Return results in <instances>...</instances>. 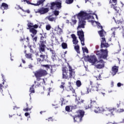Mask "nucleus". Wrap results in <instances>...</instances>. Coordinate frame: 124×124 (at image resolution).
<instances>
[{
	"mask_svg": "<svg viewBox=\"0 0 124 124\" xmlns=\"http://www.w3.org/2000/svg\"><path fill=\"white\" fill-rule=\"evenodd\" d=\"M51 54H52V57L54 58H55V57H56V51H55V50H52L51 52Z\"/></svg>",
	"mask_w": 124,
	"mask_h": 124,
	"instance_id": "c03bdc74",
	"label": "nucleus"
},
{
	"mask_svg": "<svg viewBox=\"0 0 124 124\" xmlns=\"http://www.w3.org/2000/svg\"><path fill=\"white\" fill-rule=\"evenodd\" d=\"M56 7L58 8V9H61L62 8V3L60 2H56Z\"/></svg>",
	"mask_w": 124,
	"mask_h": 124,
	"instance_id": "c85d7f7f",
	"label": "nucleus"
},
{
	"mask_svg": "<svg viewBox=\"0 0 124 124\" xmlns=\"http://www.w3.org/2000/svg\"><path fill=\"white\" fill-rule=\"evenodd\" d=\"M117 24H118V25H120V26H121L122 25H124V20H118L117 21Z\"/></svg>",
	"mask_w": 124,
	"mask_h": 124,
	"instance_id": "c9c22d12",
	"label": "nucleus"
},
{
	"mask_svg": "<svg viewBox=\"0 0 124 124\" xmlns=\"http://www.w3.org/2000/svg\"><path fill=\"white\" fill-rule=\"evenodd\" d=\"M65 111H66V112H70V107L69 106L65 107Z\"/></svg>",
	"mask_w": 124,
	"mask_h": 124,
	"instance_id": "ea45409f",
	"label": "nucleus"
},
{
	"mask_svg": "<svg viewBox=\"0 0 124 124\" xmlns=\"http://www.w3.org/2000/svg\"><path fill=\"white\" fill-rule=\"evenodd\" d=\"M45 0H38L37 2V3L35 4H32V5H34L35 6H38L39 5H40V4H43V2H44V1Z\"/></svg>",
	"mask_w": 124,
	"mask_h": 124,
	"instance_id": "4be33fe9",
	"label": "nucleus"
},
{
	"mask_svg": "<svg viewBox=\"0 0 124 124\" xmlns=\"http://www.w3.org/2000/svg\"><path fill=\"white\" fill-rule=\"evenodd\" d=\"M72 22L73 24V25H76V23H77V20L76 19H72Z\"/></svg>",
	"mask_w": 124,
	"mask_h": 124,
	"instance_id": "3c124183",
	"label": "nucleus"
},
{
	"mask_svg": "<svg viewBox=\"0 0 124 124\" xmlns=\"http://www.w3.org/2000/svg\"><path fill=\"white\" fill-rule=\"evenodd\" d=\"M75 49L78 54H80V46L78 45L75 46Z\"/></svg>",
	"mask_w": 124,
	"mask_h": 124,
	"instance_id": "bb28decb",
	"label": "nucleus"
},
{
	"mask_svg": "<svg viewBox=\"0 0 124 124\" xmlns=\"http://www.w3.org/2000/svg\"><path fill=\"white\" fill-rule=\"evenodd\" d=\"M17 7H18V8H17V9L18 10V9H21V10H22V9H23V8H22V7H21L20 6V5H18Z\"/></svg>",
	"mask_w": 124,
	"mask_h": 124,
	"instance_id": "774afa93",
	"label": "nucleus"
},
{
	"mask_svg": "<svg viewBox=\"0 0 124 124\" xmlns=\"http://www.w3.org/2000/svg\"><path fill=\"white\" fill-rule=\"evenodd\" d=\"M71 36L73 39V44H74L75 45H77V44H78V41L77 40V37H76L75 34H72L71 35Z\"/></svg>",
	"mask_w": 124,
	"mask_h": 124,
	"instance_id": "2eb2a0df",
	"label": "nucleus"
},
{
	"mask_svg": "<svg viewBox=\"0 0 124 124\" xmlns=\"http://www.w3.org/2000/svg\"><path fill=\"white\" fill-rule=\"evenodd\" d=\"M18 109H20V107H18L16 106H15L13 108L14 110H17Z\"/></svg>",
	"mask_w": 124,
	"mask_h": 124,
	"instance_id": "13d9d810",
	"label": "nucleus"
},
{
	"mask_svg": "<svg viewBox=\"0 0 124 124\" xmlns=\"http://www.w3.org/2000/svg\"><path fill=\"white\" fill-rule=\"evenodd\" d=\"M25 117H28V116H30V113H29L28 112H26L25 113Z\"/></svg>",
	"mask_w": 124,
	"mask_h": 124,
	"instance_id": "0e129e2a",
	"label": "nucleus"
},
{
	"mask_svg": "<svg viewBox=\"0 0 124 124\" xmlns=\"http://www.w3.org/2000/svg\"><path fill=\"white\" fill-rule=\"evenodd\" d=\"M29 48H30V52H31V53H34V51H33V48H33V46H29Z\"/></svg>",
	"mask_w": 124,
	"mask_h": 124,
	"instance_id": "37998d69",
	"label": "nucleus"
},
{
	"mask_svg": "<svg viewBox=\"0 0 124 124\" xmlns=\"http://www.w3.org/2000/svg\"><path fill=\"white\" fill-rule=\"evenodd\" d=\"M3 82L2 84H0V92H1V93H2L3 92V91L2 90V88H7V87H8V85H7V84L6 83V82L5 81V80L4 79H3Z\"/></svg>",
	"mask_w": 124,
	"mask_h": 124,
	"instance_id": "4468645a",
	"label": "nucleus"
},
{
	"mask_svg": "<svg viewBox=\"0 0 124 124\" xmlns=\"http://www.w3.org/2000/svg\"><path fill=\"white\" fill-rule=\"evenodd\" d=\"M54 14L55 16H59V11H57V10H55L54 11Z\"/></svg>",
	"mask_w": 124,
	"mask_h": 124,
	"instance_id": "a18cd8bd",
	"label": "nucleus"
},
{
	"mask_svg": "<svg viewBox=\"0 0 124 124\" xmlns=\"http://www.w3.org/2000/svg\"><path fill=\"white\" fill-rule=\"evenodd\" d=\"M47 19L50 22H54V21L56 20V18L54 17H51V16H47Z\"/></svg>",
	"mask_w": 124,
	"mask_h": 124,
	"instance_id": "cd10ccee",
	"label": "nucleus"
},
{
	"mask_svg": "<svg viewBox=\"0 0 124 124\" xmlns=\"http://www.w3.org/2000/svg\"><path fill=\"white\" fill-rule=\"evenodd\" d=\"M76 85L77 87H78V88L81 87V86H82V82H81V81L79 80H77L76 81Z\"/></svg>",
	"mask_w": 124,
	"mask_h": 124,
	"instance_id": "473e14b6",
	"label": "nucleus"
},
{
	"mask_svg": "<svg viewBox=\"0 0 124 124\" xmlns=\"http://www.w3.org/2000/svg\"><path fill=\"white\" fill-rule=\"evenodd\" d=\"M35 77L36 78V80L38 81H40V80H42V82H37L36 84V81H34V84H35V88H38L41 86V84L43 85L44 84L45 85V79L44 78H41V77H44V76H46L47 73L46 70L42 69H40L35 72H33Z\"/></svg>",
	"mask_w": 124,
	"mask_h": 124,
	"instance_id": "f03ea898",
	"label": "nucleus"
},
{
	"mask_svg": "<svg viewBox=\"0 0 124 124\" xmlns=\"http://www.w3.org/2000/svg\"><path fill=\"white\" fill-rule=\"evenodd\" d=\"M111 35H112V36H111V37H113V38H115V31H113V32H112Z\"/></svg>",
	"mask_w": 124,
	"mask_h": 124,
	"instance_id": "e2e57ef3",
	"label": "nucleus"
},
{
	"mask_svg": "<svg viewBox=\"0 0 124 124\" xmlns=\"http://www.w3.org/2000/svg\"><path fill=\"white\" fill-rule=\"evenodd\" d=\"M62 30L61 29L60 27H58L57 30V34L61 35V34H62Z\"/></svg>",
	"mask_w": 124,
	"mask_h": 124,
	"instance_id": "c756f323",
	"label": "nucleus"
},
{
	"mask_svg": "<svg viewBox=\"0 0 124 124\" xmlns=\"http://www.w3.org/2000/svg\"><path fill=\"white\" fill-rule=\"evenodd\" d=\"M48 119V122H50V121H51V122H53V117H49Z\"/></svg>",
	"mask_w": 124,
	"mask_h": 124,
	"instance_id": "69168bd1",
	"label": "nucleus"
},
{
	"mask_svg": "<svg viewBox=\"0 0 124 124\" xmlns=\"http://www.w3.org/2000/svg\"><path fill=\"white\" fill-rule=\"evenodd\" d=\"M110 87L111 88H113V87H114V81H111L110 83Z\"/></svg>",
	"mask_w": 124,
	"mask_h": 124,
	"instance_id": "680f3d73",
	"label": "nucleus"
},
{
	"mask_svg": "<svg viewBox=\"0 0 124 124\" xmlns=\"http://www.w3.org/2000/svg\"><path fill=\"white\" fill-rule=\"evenodd\" d=\"M113 9H114L116 13H119V10H118L117 6H113Z\"/></svg>",
	"mask_w": 124,
	"mask_h": 124,
	"instance_id": "de8ad7c7",
	"label": "nucleus"
},
{
	"mask_svg": "<svg viewBox=\"0 0 124 124\" xmlns=\"http://www.w3.org/2000/svg\"><path fill=\"white\" fill-rule=\"evenodd\" d=\"M51 25L50 24L46 25V31H50L51 30Z\"/></svg>",
	"mask_w": 124,
	"mask_h": 124,
	"instance_id": "e433bc0d",
	"label": "nucleus"
},
{
	"mask_svg": "<svg viewBox=\"0 0 124 124\" xmlns=\"http://www.w3.org/2000/svg\"><path fill=\"white\" fill-rule=\"evenodd\" d=\"M0 8L3 10H7L8 9V4L6 3L3 2L0 6Z\"/></svg>",
	"mask_w": 124,
	"mask_h": 124,
	"instance_id": "412c9836",
	"label": "nucleus"
},
{
	"mask_svg": "<svg viewBox=\"0 0 124 124\" xmlns=\"http://www.w3.org/2000/svg\"><path fill=\"white\" fill-rule=\"evenodd\" d=\"M27 26L28 27L27 30H31V29H32V28H33V23L29 22L27 24Z\"/></svg>",
	"mask_w": 124,
	"mask_h": 124,
	"instance_id": "a878e982",
	"label": "nucleus"
},
{
	"mask_svg": "<svg viewBox=\"0 0 124 124\" xmlns=\"http://www.w3.org/2000/svg\"><path fill=\"white\" fill-rule=\"evenodd\" d=\"M90 84L92 87L91 90L94 91H97L99 90V84L97 83H94L93 81L90 80Z\"/></svg>",
	"mask_w": 124,
	"mask_h": 124,
	"instance_id": "1a4fd4ad",
	"label": "nucleus"
},
{
	"mask_svg": "<svg viewBox=\"0 0 124 124\" xmlns=\"http://www.w3.org/2000/svg\"><path fill=\"white\" fill-rule=\"evenodd\" d=\"M38 28V25L37 24H35L34 25H33V28L32 29H34L35 30V29Z\"/></svg>",
	"mask_w": 124,
	"mask_h": 124,
	"instance_id": "864d4df0",
	"label": "nucleus"
},
{
	"mask_svg": "<svg viewBox=\"0 0 124 124\" xmlns=\"http://www.w3.org/2000/svg\"><path fill=\"white\" fill-rule=\"evenodd\" d=\"M122 86H124V84H121V82H118L117 83V87H118L119 88Z\"/></svg>",
	"mask_w": 124,
	"mask_h": 124,
	"instance_id": "6e6d98bb",
	"label": "nucleus"
},
{
	"mask_svg": "<svg viewBox=\"0 0 124 124\" xmlns=\"http://www.w3.org/2000/svg\"><path fill=\"white\" fill-rule=\"evenodd\" d=\"M25 1L27 2V3H28V4H32V5L34 4V3H31V2L29 0H26Z\"/></svg>",
	"mask_w": 124,
	"mask_h": 124,
	"instance_id": "bf43d9fd",
	"label": "nucleus"
},
{
	"mask_svg": "<svg viewBox=\"0 0 124 124\" xmlns=\"http://www.w3.org/2000/svg\"><path fill=\"white\" fill-rule=\"evenodd\" d=\"M56 6V2H52L50 3V9L51 10H54V8H55Z\"/></svg>",
	"mask_w": 124,
	"mask_h": 124,
	"instance_id": "393cba45",
	"label": "nucleus"
},
{
	"mask_svg": "<svg viewBox=\"0 0 124 124\" xmlns=\"http://www.w3.org/2000/svg\"><path fill=\"white\" fill-rule=\"evenodd\" d=\"M82 118L77 115V114L75 116H74V122H77V123H80L82 122Z\"/></svg>",
	"mask_w": 124,
	"mask_h": 124,
	"instance_id": "6ab92c4d",
	"label": "nucleus"
},
{
	"mask_svg": "<svg viewBox=\"0 0 124 124\" xmlns=\"http://www.w3.org/2000/svg\"><path fill=\"white\" fill-rule=\"evenodd\" d=\"M42 66H43L44 67H46V68H47V69H50V66H51V65H42Z\"/></svg>",
	"mask_w": 124,
	"mask_h": 124,
	"instance_id": "79ce46f5",
	"label": "nucleus"
},
{
	"mask_svg": "<svg viewBox=\"0 0 124 124\" xmlns=\"http://www.w3.org/2000/svg\"><path fill=\"white\" fill-rule=\"evenodd\" d=\"M69 75L68 70H66V68H63L62 69V79H66V80H69V79H72L73 76V70L72 67L70 65H69Z\"/></svg>",
	"mask_w": 124,
	"mask_h": 124,
	"instance_id": "423d86ee",
	"label": "nucleus"
},
{
	"mask_svg": "<svg viewBox=\"0 0 124 124\" xmlns=\"http://www.w3.org/2000/svg\"><path fill=\"white\" fill-rule=\"evenodd\" d=\"M40 53L41 54L39 55V52H37L35 53V56L36 57V60L37 62L39 63H41L43 62H48V54L47 52L46 54H43V53Z\"/></svg>",
	"mask_w": 124,
	"mask_h": 124,
	"instance_id": "0eeeda50",
	"label": "nucleus"
},
{
	"mask_svg": "<svg viewBox=\"0 0 124 124\" xmlns=\"http://www.w3.org/2000/svg\"><path fill=\"white\" fill-rule=\"evenodd\" d=\"M33 87H34V84H33L31 87L30 88V93H35V91H34V88H33Z\"/></svg>",
	"mask_w": 124,
	"mask_h": 124,
	"instance_id": "7c9ffc66",
	"label": "nucleus"
},
{
	"mask_svg": "<svg viewBox=\"0 0 124 124\" xmlns=\"http://www.w3.org/2000/svg\"><path fill=\"white\" fill-rule=\"evenodd\" d=\"M80 41H81V45H82L83 46H84L85 45V38L83 39V40H82V39H80Z\"/></svg>",
	"mask_w": 124,
	"mask_h": 124,
	"instance_id": "8fccbe9b",
	"label": "nucleus"
},
{
	"mask_svg": "<svg viewBox=\"0 0 124 124\" xmlns=\"http://www.w3.org/2000/svg\"><path fill=\"white\" fill-rule=\"evenodd\" d=\"M30 32H31L32 33L31 35L32 38L34 37V36L36 35L37 34V30L34 29V28H31L30 30Z\"/></svg>",
	"mask_w": 124,
	"mask_h": 124,
	"instance_id": "dca6fc26",
	"label": "nucleus"
},
{
	"mask_svg": "<svg viewBox=\"0 0 124 124\" xmlns=\"http://www.w3.org/2000/svg\"><path fill=\"white\" fill-rule=\"evenodd\" d=\"M93 105H96V101L91 100L90 104V103H87L85 106V109H90V108H93Z\"/></svg>",
	"mask_w": 124,
	"mask_h": 124,
	"instance_id": "9d476101",
	"label": "nucleus"
},
{
	"mask_svg": "<svg viewBox=\"0 0 124 124\" xmlns=\"http://www.w3.org/2000/svg\"><path fill=\"white\" fill-rule=\"evenodd\" d=\"M49 11V8L42 7L40 9L37 10V11L35 12V13H40V14H45Z\"/></svg>",
	"mask_w": 124,
	"mask_h": 124,
	"instance_id": "9b49d317",
	"label": "nucleus"
},
{
	"mask_svg": "<svg viewBox=\"0 0 124 124\" xmlns=\"http://www.w3.org/2000/svg\"><path fill=\"white\" fill-rule=\"evenodd\" d=\"M41 37H40V43H39L38 50L39 53H45L46 48V39L47 38V34L44 33L43 35L40 34Z\"/></svg>",
	"mask_w": 124,
	"mask_h": 124,
	"instance_id": "20e7f679",
	"label": "nucleus"
},
{
	"mask_svg": "<svg viewBox=\"0 0 124 124\" xmlns=\"http://www.w3.org/2000/svg\"><path fill=\"white\" fill-rule=\"evenodd\" d=\"M64 85H65V82H62L61 85H60V89L64 90Z\"/></svg>",
	"mask_w": 124,
	"mask_h": 124,
	"instance_id": "4c0bfd02",
	"label": "nucleus"
},
{
	"mask_svg": "<svg viewBox=\"0 0 124 124\" xmlns=\"http://www.w3.org/2000/svg\"><path fill=\"white\" fill-rule=\"evenodd\" d=\"M94 77H95V78H96L97 80H101V79H100V78H101V75H100V74H99V76H98L97 77L96 76H94Z\"/></svg>",
	"mask_w": 124,
	"mask_h": 124,
	"instance_id": "49530a36",
	"label": "nucleus"
},
{
	"mask_svg": "<svg viewBox=\"0 0 124 124\" xmlns=\"http://www.w3.org/2000/svg\"><path fill=\"white\" fill-rule=\"evenodd\" d=\"M32 54L31 53H26L25 57L27 59H31Z\"/></svg>",
	"mask_w": 124,
	"mask_h": 124,
	"instance_id": "72a5a7b5",
	"label": "nucleus"
},
{
	"mask_svg": "<svg viewBox=\"0 0 124 124\" xmlns=\"http://www.w3.org/2000/svg\"><path fill=\"white\" fill-rule=\"evenodd\" d=\"M92 108H94V111L95 113H103V111H104V108L101 107H96L95 105H93V107Z\"/></svg>",
	"mask_w": 124,
	"mask_h": 124,
	"instance_id": "f8f14e48",
	"label": "nucleus"
},
{
	"mask_svg": "<svg viewBox=\"0 0 124 124\" xmlns=\"http://www.w3.org/2000/svg\"><path fill=\"white\" fill-rule=\"evenodd\" d=\"M117 113H119V114H120V113H123L124 112V108H120L116 110Z\"/></svg>",
	"mask_w": 124,
	"mask_h": 124,
	"instance_id": "f704fd0d",
	"label": "nucleus"
},
{
	"mask_svg": "<svg viewBox=\"0 0 124 124\" xmlns=\"http://www.w3.org/2000/svg\"><path fill=\"white\" fill-rule=\"evenodd\" d=\"M77 115L80 117V118H83L84 117V115H85V111L83 110H78L77 112Z\"/></svg>",
	"mask_w": 124,
	"mask_h": 124,
	"instance_id": "aec40b11",
	"label": "nucleus"
},
{
	"mask_svg": "<svg viewBox=\"0 0 124 124\" xmlns=\"http://www.w3.org/2000/svg\"><path fill=\"white\" fill-rule=\"evenodd\" d=\"M22 11H23V12H25L26 13H28V14H30V13H31V11L29 10L25 11L24 9H22Z\"/></svg>",
	"mask_w": 124,
	"mask_h": 124,
	"instance_id": "09e8293b",
	"label": "nucleus"
},
{
	"mask_svg": "<svg viewBox=\"0 0 124 124\" xmlns=\"http://www.w3.org/2000/svg\"><path fill=\"white\" fill-rule=\"evenodd\" d=\"M77 16L79 20L77 29H85V25H86V21L85 20L88 18V14L83 11H81L78 14Z\"/></svg>",
	"mask_w": 124,
	"mask_h": 124,
	"instance_id": "7ed1b4c3",
	"label": "nucleus"
},
{
	"mask_svg": "<svg viewBox=\"0 0 124 124\" xmlns=\"http://www.w3.org/2000/svg\"><path fill=\"white\" fill-rule=\"evenodd\" d=\"M73 1H74V0H66V3L67 4H71Z\"/></svg>",
	"mask_w": 124,
	"mask_h": 124,
	"instance_id": "58836bf2",
	"label": "nucleus"
},
{
	"mask_svg": "<svg viewBox=\"0 0 124 124\" xmlns=\"http://www.w3.org/2000/svg\"><path fill=\"white\" fill-rule=\"evenodd\" d=\"M47 50H48V51H49L50 52H51L52 50H53V49H52V48H47Z\"/></svg>",
	"mask_w": 124,
	"mask_h": 124,
	"instance_id": "338daca9",
	"label": "nucleus"
},
{
	"mask_svg": "<svg viewBox=\"0 0 124 124\" xmlns=\"http://www.w3.org/2000/svg\"><path fill=\"white\" fill-rule=\"evenodd\" d=\"M31 110V108H26L23 109V110L25 111V112H28V111H30Z\"/></svg>",
	"mask_w": 124,
	"mask_h": 124,
	"instance_id": "5fc2aeb1",
	"label": "nucleus"
},
{
	"mask_svg": "<svg viewBox=\"0 0 124 124\" xmlns=\"http://www.w3.org/2000/svg\"><path fill=\"white\" fill-rule=\"evenodd\" d=\"M84 100H76V103L77 104L76 105H75V108H77L78 107H80V105L82 104V103H84Z\"/></svg>",
	"mask_w": 124,
	"mask_h": 124,
	"instance_id": "a211bd4d",
	"label": "nucleus"
},
{
	"mask_svg": "<svg viewBox=\"0 0 124 124\" xmlns=\"http://www.w3.org/2000/svg\"><path fill=\"white\" fill-rule=\"evenodd\" d=\"M62 49H67V44L66 43H62Z\"/></svg>",
	"mask_w": 124,
	"mask_h": 124,
	"instance_id": "2f4dec72",
	"label": "nucleus"
},
{
	"mask_svg": "<svg viewBox=\"0 0 124 124\" xmlns=\"http://www.w3.org/2000/svg\"><path fill=\"white\" fill-rule=\"evenodd\" d=\"M113 2L115 3L114 5H116L118 2V0H112Z\"/></svg>",
	"mask_w": 124,
	"mask_h": 124,
	"instance_id": "052dcab7",
	"label": "nucleus"
},
{
	"mask_svg": "<svg viewBox=\"0 0 124 124\" xmlns=\"http://www.w3.org/2000/svg\"><path fill=\"white\" fill-rule=\"evenodd\" d=\"M69 84V89L70 90V91H71V92H72V93H75V90H74V89H73V87H72V86H71V82H68Z\"/></svg>",
	"mask_w": 124,
	"mask_h": 124,
	"instance_id": "b1692460",
	"label": "nucleus"
},
{
	"mask_svg": "<svg viewBox=\"0 0 124 124\" xmlns=\"http://www.w3.org/2000/svg\"><path fill=\"white\" fill-rule=\"evenodd\" d=\"M108 53V49H102L100 50L96 51L95 52L99 61L97 60V58H96L95 55H87L84 57V60L86 62H89L92 63L93 65H94L95 63H101L96 64L95 67L98 69H102V68H104L105 66V62L103 60H107Z\"/></svg>",
	"mask_w": 124,
	"mask_h": 124,
	"instance_id": "f257e3e1",
	"label": "nucleus"
},
{
	"mask_svg": "<svg viewBox=\"0 0 124 124\" xmlns=\"http://www.w3.org/2000/svg\"><path fill=\"white\" fill-rule=\"evenodd\" d=\"M98 33L101 38L102 40L101 41V48H108L110 46V45L108 43H106V40L105 39V36H104V33L106 34V32L104 29L98 31Z\"/></svg>",
	"mask_w": 124,
	"mask_h": 124,
	"instance_id": "39448f33",
	"label": "nucleus"
},
{
	"mask_svg": "<svg viewBox=\"0 0 124 124\" xmlns=\"http://www.w3.org/2000/svg\"><path fill=\"white\" fill-rule=\"evenodd\" d=\"M90 92H91V90H90V89H89L88 88H87V92L84 93V94H88L89 93H90Z\"/></svg>",
	"mask_w": 124,
	"mask_h": 124,
	"instance_id": "4d7b16f0",
	"label": "nucleus"
},
{
	"mask_svg": "<svg viewBox=\"0 0 124 124\" xmlns=\"http://www.w3.org/2000/svg\"><path fill=\"white\" fill-rule=\"evenodd\" d=\"M116 110H117V108H107L106 109H104L103 113H104L106 116H114V115H115L114 112L116 111Z\"/></svg>",
	"mask_w": 124,
	"mask_h": 124,
	"instance_id": "6e6552de",
	"label": "nucleus"
},
{
	"mask_svg": "<svg viewBox=\"0 0 124 124\" xmlns=\"http://www.w3.org/2000/svg\"><path fill=\"white\" fill-rule=\"evenodd\" d=\"M111 71H112L111 74L113 75V76H115V75L117 74V73L118 72V71H119V67L116 66H113L112 67Z\"/></svg>",
	"mask_w": 124,
	"mask_h": 124,
	"instance_id": "ddd939ff",
	"label": "nucleus"
},
{
	"mask_svg": "<svg viewBox=\"0 0 124 124\" xmlns=\"http://www.w3.org/2000/svg\"><path fill=\"white\" fill-rule=\"evenodd\" d=\"M78 35L79 36V39H81V40H83L84 39V31H83L82 30L78 31Z\"/></svg>",
	"mask_w": 124,
	"mask_h": 124,
	"instance_id": "f3484780",
	"label": "nucleus"
},
{
	"mask_svg": "<svg viewBox=\"0 0 124 124\" xmlns=\"http://www.w3.org/2000/svg\"><path fill=\"white\" fill-rule=\"evenodd\" d=\"M61 101V106H63V105H65V103H67L68 102V100H65L64 98H61L60 99Z\"/></svg>",
	"mask_w": 124,
	"mask_h": 124,
	"instance_id": "5701e85b",
	"label": "nucleus"
},
{
	"mask_svg": "<svg viewBox=\"0 0 124 124\" xmlns=\"http://www.w3.org/2000/svg\"><path fill=\"white\" fill-rule=\"evenodd\" d=\"M82 50L83 51V52L84 51L87 53V54L89 53V50H88L87 47H85L84 48L82 47Z\"/></svg>",
	"mask_w": 124,
	"mask_h": 124,
	"instance_id": "a19ab883",
	"label": "nucleus"
},
{
	"mask_svg": "<svg viewBox=\"0 0 124 124\" xmlns=\"http://www.w3.org/2000/svg\"><path fill=\"white\" fill-rule=\"evenodd\" d=\"M32 40H33V41H34L35 42H37V36L33 37Z\"/></svg>",
	"mask_w": 124,
	"mask_h": 124,
	"instance_id": "603ef678",
	"label": "nucleus"
}]
</instances>
